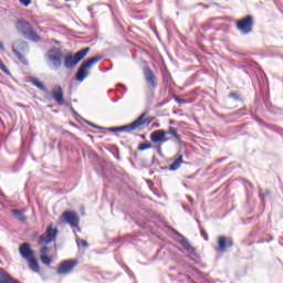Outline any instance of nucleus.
Masks as SVG:
<instances>
[{
  "label": "nucleus",
  "instance_id": "nucleus-19",
  "mask_svg": "<svg viewBox=\"0 0 283 283\" xmlns=\"http://www.w3.org/2000/svg\"><path fill=\"white\" fill-rule=\"evenodd\" d=\"M12 214L14 216V218H17L18 220H20V222H25L28 220V217H25V212H23L22 210H12Z\"/></svg>",
  "mask_w": 283,
  "mask_h": 283
},
{
  "label": "nucleus",
  "instance_id": "nucleus-8",
  "mask_svg": "<svg viewBox=\"0 0 283 283\" xmlns=\"http://www.w3.org/2000/svg\"><path fill=\"white\" fill-rule=\"evenodd\" d=\"M59 230L49 227L44 234L40 235L38 244H50V242H54L56 240V235Z\"/></svg>",
  "mask_w": 283,
  "mask_h": 283
},
{
  "label": "nucleus",
  "instance_id": "nucleus-15",
  "mask_svg": "<svg viewBox=\"0 0 283 283\" xmlns=\"http://www.w3.org/2000/svg\"><path fill=\"white\" fill-rule=\"evenodd\" d=\"M165 136H167V130L157 129L150 134V140L151 143H161Z\"/></svg>",
  "mask_w": 283,
  "mask_h": 283
},
{
  "label": "nucleus",
  "instance_id": "nucleus-11",
  "mask_svg": "<svg viewBox=\"0 0 283 283\" xmlns=\"http://www.w3.org/2000/svg\"><path fill=\"white\" fill-rule=\"evenodd\" d=\"M233 247V239L231 237H218V251L224 253L227 249Z\"/></svg>",
  "mask_w": 283,
  "mask_h": 283
},
{
  "label": "nucleus",
  "instance_id": "nucleus-37",
  "mask_svg": "<svg viewBox=\"0 0 283 283\" xmlns=\"http://www.w3.org/2000/svg\"><path fill=\"white\" fill-rule=\"evenodd\" d=\"M169 140V138H167L166 136L163 138V140L160 142L161 144H165Z\"/></svg>",
  "mask_w": 283,
  "mask_h": 283
},
{
  "label": "nucleus",
  "instance_id": "nucleus-12",
  "mask_svg": "<svg viewBox=\"0 0 283 283\" xmlns=\"http://www.w3.org/2000/svg\"><path fill=\"white\" fill-rule=\"evenodd\" d=\"M19 253L23 260H31L34 258V252L32 248H30V243H22L19 248Z\"/></svg>",
  "mask_w": 283,
  "mask_h": 283
},
{
  "label": "nucleus",
  "instance_id": "nucleus-6",
  "mask_svg": "<svg viewBox=\"0 0 283 283\" xmlns=\"http://www.w3.org/2000/svg\"><path fill=\"white\" fill-rule=\"evenodd\" d=\"M60 219L63 224H70V227L76 228L77 231H81V228H78V214H76V212L64 211Z\"/></svg>",
  "mask_w": 283,
  "mask_h": 283
},
{
  "label": "nucleus",
  "instance_id": "nucleus-24",
  "mask_svg": "<svg viewBox=\"0 0 283 283\" xmlns=\"http://www.w3.org/2000/svg\"><path fill=\"white\" fill-rule=\"evenodd\" d=\"M40 259H41V262H42L43 264H52V259H50V258H49L48 255H45V254H41Z\"/></svg>",
  "mask_w": 283,
  "mask_h": 283
},
{
  "label": "nucleus",
  "instance_id": "nucleus-20",
  "mask_svg": "<svg viewBox=\"0 0 283 283\" xmlns=\"http://www.w3.org/2000/svg\"><path fill=\"white\" fill-rule=\"evenodd\" d=\"M180 244L186 249V251H188V253H196V248L191 247L189 240L184 238L180 240Z\"/></svg>",
  "mask_w": 283,
  "mask_h": 283
},
{
  "label": "nucleus",
  "instance_id": "nucleus-23",
  "mask_svg": "<svg viewBox=\"0 0 283 283\" xmlns=\"http://www.w3.org/2000/svg\"><path fill=\"white\" fill-rule=\"evenodd\" d=\"M154 147L150 143L140 144L138 146V151H145V149H151Z\"/></svg>",
  "mask_w": 283,
  "mask_h": 283
},
{
  "label": "nucleus",
  "instance_id": "nucleus-16",
  "mask_svg": "<svg viewBox=\"0 0 283 283\" xmlns=\"http://www.w3.org/2000/svg\"><path fill=\"white\" fill-rule=\"evenodd\" d=\"M27 262H29V269H31V271H33V273H39L40 268H39V261H36V258H31L29 260H27Z\"/></svg>",
  "mask_w": 283,
  "mask_h": 283
},
{
  "label": "nucleus",
  "instance_id": "nucleus-36",
  "mask_svg": "<svg viewBox=\"0 0 283 283\" xmlns=\"http://www.w3.org/2000/svg\"><path fill=\"white\" fill-rule=\"evenodd\" d=\"M198 6H202V8L209 9V4L198 3Z\"/></svg>",
  "mask_w": 283,
  "mask_h": 283
},
{
  "label": "nucleus",
  "instance_id": "nucleus-26",
  "mask_svg": "<svg viewBox=\"0 0 283 283\" xmlns=\"http://www.w3.org/2000/svg\"><path fill=\"white\" fill-rule=\"evenodd\" d=\"M174 98H175L176 103H179V105H185V103H187V99L180 98L177 95H175Z\"/></svg>",
  "mask_w": 283,
  "mask_h": 283
},
{
  "label": "nucleus",
  "instance_id": "nucleus-41",
  "mask_svg": "<svg viewBox=\"0 0 283 283\" xmlns=\"http://www.w3.org/2000/svg\"><path fill=\"white\" fill-rule=\"evenodd\" d=\"M72 112H73V114H76V112L74 111V108H72Z\"/></svg>",
  "mask_w": 283,
  "mask_h": 283
},
{
  "label": "nucleus",
  "instance_id": "nucleus-29",
  "mask_svg": "<svg viewBox=\"0 0 283 283\" xmlns=\"http://www.w3.org/2000/svg\"><path fill=\"white\" fill-rule=\"evenodd\" d=\"M229 96H230V98H233L234 101H240V95L235 92H231Z\"/></svg>",
  "mask_w": 283,
  "mask_h": 283
},
{
  "label": "nucleus",
  "instance_id": "nucleus-4",
  "mask_svg": "<svg viewBox=\"0 0 283 283\" xmlns=\"http://www.w3.org/2000/svg\"><path fill=\"white\" fill-rule=\"evenodd\" d=\"M19 50L21 52L28 50V42L23 40H18L12 44V52L14 56L18 59V61H20V63H23V65H28V60L25 59V56H23V54H21V52H19Z\"/></svg>",
  "mask_w": 283,
  "mask_h": 283
},
{
  "label": "nucleus",
  "instance_id": "nucleus-22",
  "mask_svg": "<svg viewBox=\"0 0 283 283\" xmlns=\"http://www.w3.org/2000/svg\"><path fill=\"white\" fill-rule=\"evenodd\" d=\"M167 134L172 136L175 140H180V134H178V129H176L175 127L170 126Z\"/></svg>",
  "mask_w": 283,
  "mask_h": 283
},
{
  "label": "nucleus",
  "instance_id": "nucleus-38",
  "mask_svg": "<svg viewBox=\"0 0 283 283\" xmlns=\"http://www.w3.org/2000/svg\"><path fill=\"white\" fill-rule=\"evenodd\" d=\"M88 125H91V127H96V125L92 122H87Z\"/></svg>",
  "mask_w": 283,
  "mask_h": 283
},
{
  "label": "nucleus",
  "instance_id": "nucleus-14",
  "mask_svg": "<svg viewBox=\"0 0 283 283\" xmlns=\"http://www.w3.org/2000/svg\"><path fill=\"white\" fill-rule=\"evenodd\" d=\"M90 67H87L83 62L80 65L77 73L75 74L76 81H80V83H83L87 76H90Z\"/></svg>",
  "mask_w": 283,
  "mask_h": 283
},
{
  "label": "nucleus",
  "instance_id": "nucleus-18",
  "mask_svg": "<svg viewBox=\"0 0 283 283\" xmlns=\"http://www.w3.org/2000/svg\"><path fill=\"white\" fill-rule=\"evenodd\" d=\"M30 83H32L41 92H48V87H45V85L41 81H39L36 77H31Z\"/></svg>",
  "mask_w": 283,
  "mask_h": 283
},
{
  "label": "nucleus",
  "instance_id": "nucleus-10",
  "mask_svg": "<svg viewBox=\"0 0 283 283\" xmlns=\"http://www.w3.org/2000/svg\"><path fill=\"white\" fill-rule=\"evenodd\" d=\"M143 72L147 85H149V87H153V90H156V87H158V77H156L154 71H151L149 66H145L143 69Z\"/></svg>",
  "mask_w": 283,
  "mask_h": 283
},
{
  "label": "nucleus",
  "instance_id": "nucleus-34",
  "mask_svg": "<svg viewBox=\"0 0 283 283\" xmlns=\"http://www.w3.org/2000/svg\"><path fill=\"white\" fill-rule=\"evenodd\" d=\"M0 50H1V52L6 51V46H3V43H1V42H0Z\"/></svg>",
  "mask_w": 283,
  "mask_h": 283
},
{
  "label": "nucleus",
  "instance_id": "nucleus-27",
  "mask_svg": "<svg viewBox=\"0 0 283 283\" xmlns=\"http://www.w3.org/2000/svg\"><path fill=\"white\" fill-rule=\"evenodd\" d=\"M76 242L78 244V247H81V244L84 247V249H87L88 244L87 241L83 240V239H76Z\"/></svg>",
  "mask_w": 283,
  "mask_h": 283
},
{
  "label": "nucleus",
  "instance_id": "nucleus-3",
  "mask_svg": "<svg viewBox=\"0 0 283 283\" xmlns=\"http://www.w3.org/2000/svg\"><path fill=\"white\" fill-rule=\"evenodd\" d=\"M46 59L54 70H59L63 65V51L59 48H53L46 52Z\"/></svg>",
  "mask_w": 283,
  "mask_h": 283
},
{
  "label": "nucleus",
  "instance_id": "nucleus-5",
  "mask_svg": "<svg viewBox=\"0 0 283 283\" xmlns=\"http://www.w3.org/2000/svg\"><path fill=\"white\" fill-rule=\"evenodd\" d=\"M253 15H247L245 18L237 21V30L241 32V34H251L253 32Z\"/></svg>",
  "mask_w": 283,
  "mask_h": 283
},
{
  "label": "nucleus",
  "instance_id": "nucleus-25",
  "mask_svg": "<svg viewBox=\"0 0 283 283\" xmlns=\"http://www.w3.org/2000/svg\"><path fill=\"white\" fill-rule=\"evenodd\" d=\"M0 70L1 72H4V74H7L8 76H10V70H8V66H6V64H3L2 61H0Z\"/></svg>",
  "mask_w": 283,
  "mask_h": 283
},
{
  "label": "nucleus",
  "instance_id": "nucleus-17",
  "mask_svg": "<svg viewBox=\"0 0 283 283\" xmlns=\"http://www.w3.org/2000/svg\"><path fill=\"white\" fill-rule=\"evenodd\" d=\"M98 61H103V56L102 55H96L93 56L91 59H88L87 61H84L83 63L88 67H92V65H96V63H98Z\"/></svg>",
  "mask_w": 283,
  "mask_h": 283
},
{
  "label": "nucleus",
  "instance_id": "nucleus-39",
  "mask_svg": "<svg viewBox=\"0 0 283 283\" xmlns=\"http://www.w3.org/2000/svg\"><path fill=\"white\" fill-rule=\"evenodd\" d=\"M158 154H163V150H160V146L157 147Z\"/></svg>",
  "mask_w": 283,
  "mask_h": 283
},
{
  "label": "nucleus",
  "instance_id": "nucleus-43",
  "mask_svg": "<svg viewBox=\"0 0 283 283\" xmlns=\"http://www.w3.org/2000/svg\"><path fill=\"white\" fill-rule=\"evenodd\" d=\"M260 198H262V199H263L262 195H260Z\"/></svg>",
  "mask_w": 283,
  "mask_h": 283
},
{
  "label": "nucleus",
  "instance_id": "nucleus-21",
  "mask_svg": "<svg viewBox=\"0 0 283 283\" xmlns=\"http://www.w3.org/2000/svg\"><path fill=\"white\" fill-rule=\"evenodd\" d=\"M181 163L182 155H179L178 158L169 166V171H177V169H180Z\"/></svg>",
  "mask_w": 283,
  "mask_h": 283
},
{
  "label": "nucleus",
  "instance_id": "nucleus-28",
  "mask_svg": "<svg viewBox=\"0 0 283 283\" xmlns=\"http://www.w3.org/2000/svg\"><path fill=\"white\" fill-rule=\"evenodd\" d=\"M154 120V117H143V124L142 125H149Z\"/></svg>",
  "mask_w": 283,
  "mask_h": 283
},
{
  "label": "nucleus",
  "instance_id": "nucleus-13",
  "mask_svg": "<svg viewBox=\"0 0 283 283\" xmlns=\"http://www.w3.org/2000/svg\"><path fill=\"white\" fill-rule=\"evenodd\" d=\"M52 98L57 103V105H65V99L63 98V87H61V85L53 87Z\"/></svg>",
  "mask_w": 283,
  "mask_h": 283
},
{
  "label": "nucleus",
  "instance_id": "nucleus-9",
  "mask_svg": "<svg viewBox=\"0 0 283 283\" xmlns=\"http://www.w3.org/2000/svg\"><path fill=\"white\" fill-rule=\"evenodd\" d=\"M147 116V113H143L136 120H134L132 124L120 126L122 132H125V134H132V132H136V129H140L143 127V118Z\"/></svg>",
  "mask_w": 283,
  "mask_h": 283
},
{
  "label": "nucleus",
  "instance_id": "nucleus-32",
  "mask_svg": "<svg viewBox=\"0 0 283 283\" xmlns=\"http://www.w3.org/2000/svg\"><path fill=\"white\" fill-rule=\"evenodd\" d=\"M200 233H201V238H203V240H209V234H207V231L200 229Z\"/></svg>",
  "mask_w": 283,
  "mask_h": 283
},
{
  "label": "nucleus",
  "instance_id": "nucleus-1",
  "mask_svg": "<svg viewBox=\"0 0 283 283\" xmlns=\"http://www.w3.org/2000/svg\"><path fill=\"white\" fill-rule=\"evenodd\" d=\"M15 29L17 32H19V34H22V36H24V39H27L28 41H33V43H39V41H41V36L36 34V31H34L32 24L27 20L19 19L15 22Z\"/></svg>",
  "mask_w": 283,
  "mask_h": 283
},
{
  "label": "nucleus",
  "instance_id": "nucleus-42",
  "mask_svg": "<svg viewBox=\"0 0 283 283\" xmlns=\"http://www.w3.org/2000/svg\"><path fill=\"white\" fill-rule=\"evenodd\" d=\"M142 136V138H145V135H140Z\"/></svg>",
  "mask_w": 283,
  "mask_h": 283
},
{
  "label": "nucleus",
  "instance_id": "nucleus-30",
  "mask_svg": "<svg viewBox=\"0 0 283 283\" xmlns=\"http://www.w3.org/2000/svg\"><path fill=\"white\" fill-rule=\"evenodd\" d=\"M109 132H114L115 134H118L119 132H122V127L117 126V127H111L108 128Z\"/></svg>",
  "mask_w": 283,
  "mask_h": 283
},
{
  "label": "nucleus",
  "instance_id": "nucleus-35",
  "mask_svg": "<svg viewBox=\"0 0 283 283\" xmlns=\"http://www.w3.org/2000/svg\"><path fill=\"white\" fill-rule=\"evenodd\" d=\"M187 198H188L189 202H190L191 205H193V198H192L191 196H187Z\"/></svg>",
  "mask_w": 283,
  "mask_h": 283
},
{
  "label": "nucleus",
  "instance_id": "nucleus-31",
  "mask_svg": "<svg viewBox=\"0 0 283 283\" xmlns=\"http://www.w3.org/2000/svg\"><path fill=\"white\" fill-rule=\"evenodd\" d=\"M20 1V3L22 4V6H24L25 8H28V6H30V3H32V0H19Z\"/></svg>",
  "mask_w": 283,
  "mask_h": 283
},
{
  "label": "nucleus",
  "instance_id": "nucleus-7",
  "mask_svg": "<svg viewBox=\"0 0 283 283\" xmlns=\"http://www.w3.org/2000/svg\"><path fill=\"white\" fill-rule=\"evenodd\" d=\"M76 264H78V261L76 260L62 261L56 271L57 275H70V273L74 271Z\"/></svg>",
  "mask_w": 283,
  "mask_h": 283
},
{
  "label": "nucleus",
  "instance_id": "nucleus-2",
  "mask_svg": "<svg viewBox=\"0 0 283 283\" xmlns=\"http://www.w3.org/2000/svg\"><path fill=\"white\" fill-rule=\"evenodd\" d=\"M88 53L90 48L82 49L77 51L75 54L67 53L64 56L63 66L65 67V70H74V67H76V65H78V63H81L84 56H87Z\"/></svg>",
  "mask_w": 283,
  "mask_h": 283
},
{
  "label": "nucleus",
  "instance_id": "nucleus-40",
  "mask_svg": "<svg viewBox=\"0 0 283 283\" xmlns=\"http://www.w3.org/2000/svg\"><path fill=\"white\" fill-rule=\"evenodd\" d=\"M53 43H55L56 45H59V40H53Z\"/></svg>",
  "mask_w": 283,
  "mask_h": 283
},
{
  "label": "nucleus",
  "instance_id": "nucleus-33",
  "mask_svg": "<svg viewBox=\"0 0 283 283\" xmlns=\"http://www.w3.org/2000/svg\"><path fill=\"white\" fill-rule=\"evenodd\" d=\"M48 251H49V248L44 245L41 248L40 253H41V255H45V253H48Z\"/></svg>",
  "mask_w": 283,
  "mask_h": 283
}]
</instances>
